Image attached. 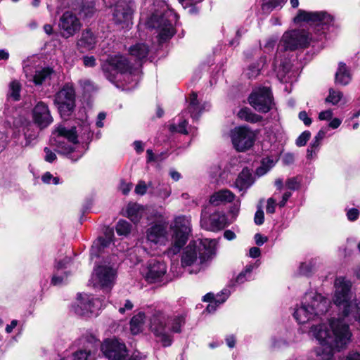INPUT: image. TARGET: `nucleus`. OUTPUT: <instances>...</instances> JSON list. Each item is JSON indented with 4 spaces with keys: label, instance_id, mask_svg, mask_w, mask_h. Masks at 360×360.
<instances>
[{
    "label": "nucleus",
    "instance_id": "4d7b16f0",
    "mask_svg": "<svg viewBox=\"0 0 360 360\" xmlns=\"http://www.w3.org/2000/svg\"><path fill=\"white\" fill-rule=\"evenodd\" d=\"M359 216V212L356 208L349 209L347 212V217L349 221H355Z\"/></svg>",
    "mask_w": 360,
    "mask_h": 360
},
{
    "label": "nucleus",
    "instance_id": "72a5a7b5",
    "mask_svg": "<svg viewBox=\"0 0 360 360\" xmlns=\"http://www.w3.org/2000/svg\"><path fill=\"white\" fill-rule=\"evenodd\" d=\"M148 51V46L145 43H137L129 49L130 54L138 60L146 58Z\"/></svg>",
    "mask_w": 360,
    "mask_h": 360
},
{
    "label": "nucleus",
    "instance_id": "052dcab7",
    "mask_svg": "<svg viewBox=\"0 0 360 360\" xmlns=\"http://www.w3.org/2000/svg\"><path fill=\"white\" fill-rule=\"evenodd\" d=\"M333 111L331 110H327L322 111L319 115V119L320 120H330L333 117Z\"/></svg>",
    "mask_w": 360,
    "mask_h": 360
},
{
    "label": "nucleus",
    "instance_id": "4be33fe9",
    "mask_svg": "<svg viewBox=\"0 0 360 360\" xmlns=\"http://www.w3.org/2000/svg\"><path fill=\"white\" fill-rule=\"evenodd\" d=\"M71 265V259L65 257L58 261L55 265V270L51 283L53 285L65 284L71 274L69 270Z\"/></svg>",
    "mask_w": 360,
    "mask_h": 360
},
{
    "label": "nucleus",
    "instance_id": "58836bf2",
    "mask_svg": "<svg viewBox=\"0 0 360 360\" xmlns=\"http://www.w3.org/2000/svg\"><path fill=\"white\" fill-rule=\"evenodd\" d=\"M115 229L119 236H127L131 232V225L125 220H120L117 223Z\"/></svg>",
    "mask_w": 360,
    "mask_h": 360
},
{
    "label": "nucleus",
    "instance_id": "e2e57ef3",
    "mask_svg": "<svg viewBox=\"0 0 360 360\" xmlns=\"http://www.w3.org/2000/svg\"><path fill=\"white\" fill-rule=\"evenodd\" d=\"M254 238L255 240V243L259 246L262 245L268 240V238L266 236H262L261 233H259L255 235Z\"/></svg>",
    "mask_w": 360,
    "mask_h": 360
},
{
    "label": "nucleus",
    "instance_id": "a878e982",
    "mask_svg": "<svg viewBox=\"0 0 360 360\" xmlns=\"http://www.w3.org/2000/svg\"><path fill=\"white\" fill-rule=\"evenodd\" d=\"M29 70L30 68H25L26 77L36 85H40L49 81L53 73V70L49 68H39L36 70L34 73L30 72Z\"/></svg>",
    "mask_w": 360,
    "mask_h": 360
},
{
    "label": "nucleus",
    "instance_id": "f704fd0d",
    "mask_svg": "<svg viewBox=\"0 0 360 360\" xmlns=\"http://www.w3.org/2000/svg\"><path fill=\"white\" fill-rule=\"evenodd\" d=\"M257 267V265L255 264L247 265L245 269L238 274L236 282L238 284H242L247 281L251 280L252 278V271Z\"/></svg>",
    "mask_w": 360,
    "mask_h": 360
},
{
    "label": "nucleus",
    "instance_id": "69168bd1",
    "mask_svg": "<svg viewBox=\"0 0 360 360\" xmlns=\"http://www.w3.org/2000/svg\"><path fill=\"white\" fill-rule=\"evenodd\" d=\"M282 160L285 165H291L293 163V162L295 160V156L293 154L290 153H285L283 155Z\"/></svg>",
    "mask_w": 360,
    "mask_h": 360
},
{
    "label": "nucleus",
    "instance_id": "c85d7f7f",
    "mask_svg": "<svg viewBox=\"0 0 360 360\" xmlns=\"http://www.w3.org/2000/svg\"><path fill=\"white\" fill-rule=\"evenodd\" d=\"M202 301L209 302L204 313L207 312L208 314H212L214 313L218 307L225 302V295L223 290L217 295L209 292L202 297Z\"/></svg>",
    "mask_w": 360,
    "mask_h": 360
},
{
    "label": "nucleus",
    "instance_id": "473e14b6",
    "mask_svg": "<svg viewBox=\"0 0 360 360\" xmlns=\"http://www.w3.org/2000/svg\"><path fill=\"white\" fill-rule=\"evenodd\" d=\"M145 319V314L141 311L131 318L130 321V330L132 334L136 335L143 330Z\"/></svg>",
    "mask_w": 360,
    "mask_h": 360
},
{
    "label": "nucleus",
    "instance_id": "5701e85b",
    "mask_svg": "<svg viewBox=\"0 0 360 360\" xmlns=\"http://www.w3.org/2000/svg\"><path fill=\"white\" fill-rule=\"evenodd\" d=\"M200 225L202 228L210 231H218L225 226V215L218 212H212L210 216L205 211L201 214Z\"/></svg>",
    "mask_w": 360,
    "mask_h": 360
},
{
    "label": "nucleus",
    "instance_id": "b1692460",
    "mask_svg": "<svg viewBox=\"0 0 360 360\" xmlns=\"http://www.w3.org/2000/svg\"><path fill=\"white\" fill-rule=\"evenodd\" d=\"M240 207V200L230 191L226 190V226L237 218Z\"/></svg>",
    "mask_w": 360,
    "mask_h": 360
},
{
    "label": "nucleus",
    "instance_id": "8fccbe9b",
    "mask_svg": "<svg viewBox=\"0 0 360 360\" xmlns=\"http://www.w3.org/2000/svg\"><path fill=\"white\" fill-rule=\"evenodd\" d=\"M115 307L118 308V311L120 314H124L126 311H131L134 307V304H132V302L130 300H124L123 307L115 306Z\"/></svg>",
    "mask_w": 360,
    "mask_h": 360
},
{
    "label": "nucleus",
    "instance_id": "13d9d810",
    "mask_svg": "<svg viewBox=\"0 0 360 360\" xmlns=\"http://www.w3.org/2000/svg\"><path fill=\"white\" fill-rule=\"evenodd\" d=\"M276 200L270 198L267 200V205L266 208V213L268 214H273L275 212V208H276Z\"/></svg>",
    "mask_w": 360,
    "mask_h": 360
},
{
    "label": "nucleus",
    "instance_id": "338daca9",
    "mask_svg": "<svg viewBox=\"0 0 360 360\" xmlns=\"http://www.w3.org/2000/svg\"><path fill=\"white\" fill-rule=\"evenodd\" d=\"M319 150H315L311 146H309L307 150V158L308 160H312L316 157Z\"/></svg>",
    "mask_w": 360,
    "mask_h": 360
},
{
    "label": "nucleus",
    "instance_id": "ddd939ff",
    "mask_svg": "<svg viewBox=\"0 0 360 360\" xmlns=\"http://www.w3.org/2000/svg\"><path fill=\"white\" fill-rule=\"evenodd\" d=\"M117 271L110 265L101 264L94 269L91 281L94 287L110 290L116 280Z\"/></svg>",
    "mask_w": 360,
    "mask_h": 360
},
{
    "label": "nucleus",
    "instance_id": "0e129e2a",
    "mask_svg": "<svg viewBox=\"0 0 360 360\" xmlns=\"http://www.w3.org/2000/svg\"><path fill=\"white\" fill-rule=\"evenodd\" d=\"M299 118L306 126H309L311 124V119L309 117L306 111H301L299 113Z\"/></svg>",
    "mask_w": 360,
    "mask_h": 360
},
{
    "label": "nucleus",
    "instance_id": "774afa93",
    "mask_svg": "<svg viewBox=\"0 0 360 360\" xmlns=\"http://www.w3.org/2000/svg\"><path fill=\"white\" fill-rule=\"evenodd\" d=\"M344 360H360V354L356 352H349Z\"/></svg>",
    "mask_w": 360,
    "mask_h": 360
},
{
    "label": "nucleus",
    "instance_id": "3c124183",
    "mask_svg": "<svg viewBox=\"0 0 360 360\" xmlns=\"http://www.w3.org/2000/svg\"><path fill=\"white\" fill-rule=\"evenodd\" d=\"M148 189L146 184L143 181H139L135 187V193L140 195H143Z\"/></svg>",
    "mask_w": 360,
    "mask_h": 360
},
{
    "label": "nucleus",
    "instance_id": "ea45409f",
    "mask_svg": "<svg viewBox=\"0 0 360 360\" xmlns=\"http://www.w3.org/2000/svg\"><path fill=\"white\" fill-rule=\"evenodd\" d=\"M20 84L18 81H13L9 85L8 98L13 101L20 100Z\"/></svg>",
    "mask_w": 360,
    "mask_h": 360
},
{
    "label": "nucleus",
    "instance_id": "dca6fc26",
    "mask_svg": "<svg viewBox=\"0 0 360 360\" xmlns=\"http://www.w3.org/2000/svg\"><path fill=\"white\" fill-rule=\"evenodd\" d=\"M103 307V301L88 294H79L73 310L79 315H97Z\"/></svg>",
    "mask_w": 360,
    "mask_h": 360
},
{
    "label": "nucleus",
    "instance_id": "79ce46f5",
    "mask_svg": "<svg viewBox=\"0 0 360 360\" xmlns=\"http://www.w3.org/2000/svg\"><path fill=\"white\" fill-rule=\"evenodd\" d=\"M172 188L168 184H159L157 187L155 195L162 199L165 200L171 195Z\"/></svg>",
    "mask_w": 360,
    "mask_h": 360
},
{
    "label": "nucleus",
    "instance_id": "39448f33",
    "mask_svg": "<svg viewBox=\"0 0 360 360\" xmlns=\"http://www.w3.org/2000/svg\"><path fill=\"white\" fill-rule=\"evenodd\" d=\"M103 70L106 77L117 86L127 89L134 87L139 79V70L129 65L127 58L123 56L110 57Z\"/></svg>",
    "mask_w": 360,
    "mask_h": 360
},
{
    "label": "nucleus",
    "instance_id": "4468645a",
    "mask_svg": "<svg viewBox=\"0 0 360 360\" xmlns=\"http://www.w3.org/2000/svg\"><path fill=\"white\" fill-rule=\"evenodd\" d=\"M248 101L256 111L262 113L268 112L273 104L272 95L268 87H258L253 89Z\"/></svg>",
    "mask_w": 360,
    "mask_h": 360
},
{
    "label": "nucleus",
    "instance_id": "bb28decb",
    "mask_svg": "<svg viewBox=\"0 0 360 360\" xmlns=\"http://www.w3.org/2000/svg\"><path fill=\"white\" fill-rule=\"evenodd\" d=\"M97 37L89 29L82 31L80 37L77 40V46L81 51H90L95 48L97 44Z\"/></svg>",
    "mask_w": 360,
    "mask_h": 360
},
{
    "label": "nucleus",
    "instance_id": "de8ad7c7",
    "mask_svg": "<svg viewBox=\"0 0 360 360\" xmlns=\"http://www.w3.org/2000/svg\"><path fill=\"white\" fill-rule=\"evenodd\" d=\"M259 72L260 68L259 64H252L249 66L246 75L249 78H255L259 74Z\"/></svg>",
    "mask_w": 360,
    "mask_h": 360
},
{
    "label": "nucleus",
    "instance_id": "f8f14e48",
    "mask_svg": "<svg viewBox=\"0 0 360 360\" xmlns=\"http://www.w3.org/2000/svg\"><path fill=\"white\" fill-rule=\"evenodd\" d=\"M54 104L62 117L71 115L75 107V94L72 85L65 84L56 95Z\"/></svg>",
    "mask_w": 360,
    "mask_h": 360
},
{
    "label": "nucleus",
    "instance_id": "1a4fd4ad",
    "mask_svg": "<svg viewBox=\"0 0 360 360\" xmlns=\"http://www.w3.org/2000/svg\"><path fill=\"white\" fill-rule=\"evenodd\" d=\"M170 230L172 232V251L177 253L186 243L191 233V217L176 216L170 224Z\"/></svg>",
    "mask_w": 360,
    "mask_h": 360
},
{
    "label": "nucleus",
    "instance_id": "864d4df0",
    "mask_svg": "<svg viewBox=\"0 0 360 360\" xmlns=\"http://www.w3.org/2000/svg\"><path fill=\"white\" fill-rule=\"evenodd\" d=\"M83 64L86 68H93L96 65L94 56H85L82 58Z\"/></svg>",
    "mask_w": 360,
    "mask_h": 360
},
{
    "label": "nucleus",
    "instance_id": "aec40b11",
    "mask_svg": "<svg viewBox=\"0 0 360 360\" xmlns=\"http://www.w3.org/2000/svg\"><path fill=\"white\" fill-rule=\"evenodd\" d=\"M32 119L40 129L48 127L53 121L49 106L42 101H39L32 109Z\"/></svg>",
    "mask_w": 360,
    "mask_h": 360
},
{
    "label": "nucleus",
    "instance_id": "cd10ccee",
    "mask_svg": "<svg viewBox=\"0 0 360 360\" xmlns=\"http://www.w3.org/2000/svg\"><path fill=\"white\" fill-rule=\"evenodd\" d=\"M113 236L112 229L107 230L105 233V237H99L94 242L91 249V255L96 257L98 256L105 248L110 246Z\"/></svg>",
    "mask_w": 360,
    "mask_h": 360
},
{
    "label": "nucleus",
    "instance_id": "20e7f679",
    "mask_svg": "<svg viewBox=\"0 0 360 360\" xmlns=\"http://www.w3.org/2000/svg\"><path fill=\"white\" fill-rule=\"evenodd\" d=\"M216 240L202 238L190 242L181 256V266L190 274H197L209 262L216 252Z\"/></svg>",
    "mask_w": 360,
    "mask_h": 360
},
{
    "label": "nucleus",
    "instance_id": "7ed1b4c3",
    "mask_svg": "<svg viewBox=\"0 0 360 360\" xmlns=\"http://www.w3.org/2000/svg\"><path fill=\"white\" fill-rule=\"evenodd\" d=\"M149 318V328L153 333L158 342L162 346H170L173 341L172 333H179L185 323L184 314L168 315L164 311L152 310Z\"/></svg>",
    "mask_w": 360,
    "mask_h": 360
},
{
    "label": "nucleus",
    "instance_id": "a211bd4d",
    "mask_svg": "<svg viewBox=\"0 0 360 360\" xmlns=\"http://www.w3.org/2000/svg\"><path fill=\"white\" fill-rule=\"evenodd\" d=\"M167 266L163 261L150 259L142 270L146 281L150 283H160L164 281Z\"/></svg>",
    "mask_w": 360,
    "mask_h": 360
},
{
    "label": "nucleus",
    "instance_id": "6e6552de",
    "mask_svg": "<svg viewBox=\"0 0 360 360\" xmlns=\"http://www.w3.org/2000/svg\"><path fill=\"white\" fill-rule=\"evenodd\" d=\"M197 97V94L194 92L190 95L187 108L181 112L177 123L174 122L169 125V131L184 134H188L189 133V131L186 128L188 122L185 118L186 116L189 114L193 120H198L201 113L210 107L207 103H200Z\"/></svg>",
    "mask_w": 360,
    "mask_h": 360
},
{
    "label": "nucleus",
    "instance_id": "a19ab883",
    "mask_svg": "<svg viewBox=\"0 0 360 360\" xmlns=\"http://www.w3.org/2000/svg\"><path fill=\"white\" fill-rule=\"evenodd\" d=\"M22 131L27 140V144L37 137V133L34 131V126L30 122L27 123L26 126L23 127Z\"/></svg>",
    "mask_w": 360,
    "mask_h": 360
},
{
    "label": "nucleus",
    "instance_id": "412c9836",
    "mask_svg": "<svg viewBox=\"0 0 360 360\" xmlns=\"http://www.w3.org/2000/svg\"><path fill=\"white\" fill-rule=\"evenodd\" d=\"M146 239L150 243L165 245L169 240V234L166 225L155 224L146 231Z\"/></svg>",
    "mask_w": 360,
    "mask_h": 360
},
{
    "label": "nucleus",
    "instance_id": "a18cd8bd",
    "mask_svg": "<svg viewBox=\"0 0 360 360\" xmlns=\"http://www.w3.org/2000/svg\"><path fill=\"white\" fill-rule=\"evenodd\" d=\"M41 180L45 184H53L58 185L60 184V179L58 176H53L50 172H46L41 176Z\"/></svg>",
    "mask_w": 360,
    "mask_h": 360
},
{
    "label": "nucleus",
    "instance_id": "c03bdc74",
    "mask_svg": "<svg viewBox=\"0 0 360 360\" xmlns=\"http://www.w3.org/2000/svg\"><path fill=\"white\" fill-rule=\"evenodd\" d=\"M342 97V94L340 91H335L334 89L329 90V95L326 98V102L330 103L333 105L337 104Z\"/></svg>",
    "mask_w": 360,
    "mask_h": 360
},
{
    "label": "nucleus",
    "instance_id": "37998d69",
    "mask_svg": "<svg viewBox=\"0 0 360 360\" xmlns=\"http://www.w3.org/2000/svg\"><path fill=\"white\" fill-rule=\"evenodd\" d=\"M210 203L214 206H219L225 202V191L221 190L213 194L210 200Z\"/></svg>",
    "mask_w": 360,
    "mask_h": 360
},
{
    "label": "nucleus",
    "instance_id": "603ef678",
    "mask_svg": "<svg viewBox=\"0 0 360 360\" xmlns=\"http://www.w3.org/2000/svg\"><path fill=\"white\" fill-rule=\"evenodd\" d=\"M79 84L86 92H90L94 89V84L89 79H81L79 81Z\"/></svg>",
    "mask_w": 360,
    "mask_h": 360
},
{
    "label": "nucleus",
    "instance_id": "bf43d9fd",
    "mask_svg": "<svg viewBox=\"0 0 360 360\" xmlns=\"http://www.w3.org/2000/svg\"><path fill=\"white\" fill-rule=\"evenodd\" d=\"M45 157L44 159L46 162H53L56 159V155L52 152L49 148H44Z\"/></svg>",
    "mask_w": 360,
    "mask_h": 360
},
{
    "label": "nucleus",
    "instance_id": "680f3d73",
    "mask_svg": "<svg viewBox=\"0 0 360 360\" xmlns=\"http://www.w3.org/2000/svg\"><path fill=\"white\" fill-rule=\"evenodd\" d=\"M96 9L93 5L91 6H84L82 8V13H84V16L86 18L91 17L92 15L94 13Z\"/></svg>",
    "mask_w": 360,
    "mask_h": 360
},
{
    "label": "nucleus",
    "instance_id": "49530a36",
    "mask_svg": "<svg viewBox=\"0 0 360 360\" xmlns=\"http://www.w3.org/2000/svg\"><path fill=\"white\" fill-rule=\"evenodd\" d=\"M311 136V133L309 131H304L302 132L296 140V145L297 146H304Z\"/></svg>",
    "mask_w": 360,
    "mask_h": 360
},
{
    "label": "nucleus",
    "instance_id": "6e6d98bb",
    "mask_svg": "<svg viewBox=\"0 0 360 360\" xmlns=\"http://www.w3.org/2000/svg\"><path fill=\"white\" fill-rule=\"evenodd\" d=\"M8 143V138L7 134L2 131H0V152L4 150Z\"/></svg>",
    "mask_w": 360,
    "mask_h": 360
},
{
    "label": "nucleus",
    "instance_id": "e433bc0d",
    "mask_svg": "<svg viewBox=\"0 0 360 360\" xmlns=\"http://www.w3.org/2000/svg\"><path fill=\"white\" fill-rule=\"evenodd\" d=\"M290 64L288 61H284L277 68H276V71L277 72V77L278 79L281 82H287L288 78L287 74L289 72L290 70Z\"/></svg>",
    "mask_w": 360,
    "mask_h": 360
},
{
    "label": "nucleus",
    "instance_id": "0eeeda50",
    "mask_svg": "<svg viewBox=\"0 0 360 360\" xmlns=\"http://www.w3.org/2000/svg\"><path fill=\"white\" fill-rule=\"evenodd\" d=\"M333 17L326 11H306L299 10L297 15L294 18L295 23L306 22L315 27L319 32L316 40H321L325 37L326 31L333 22Z\"/></svg>",
    "mask_w": 360,
    "mask_h": 360
},
{
    "label": "nucleus",
    "instance_id": "6ab92c4d",
    "mask_svg": "<svg viewBox=\"0 0 360 360\" xmlns=\"http://www.w3.org/2000/svg\"><path fill=\"white\" fill-rule=\"evenodd\" d=\"M59 29L64 38H69L80 29L81 23L79 18L72 12L66 11L60 18Z\"/></svg>",
    "mask_w": 360,
    "mask_h": 360
},
{
    "label": "nucleus",
    "instance_id": "9b49d317",
    "mask_svg": "<svg viewBox=\"0 0 360 360\" xmlns=\"http://www.w3.org/2000/svg\"><path fill=\"white\" fill-rule=\"evenodd\" d=\"M112 7V20L116 24L127 27L131 24L133 2L131 0H103Z\"/></svg>",
    "mask_w": 360,
    "mask_h": 360
},
{
    "label": "nucleus",
    "instance_id": "f257e3e1",
    "mask_svg": "<svg viewBox=\"0 0 360 360\" xmlns=\"http://www.w3.org/2000/svg\"><path fill=\"white\" fill-rule=\"evenodd\" d=\"M141 13V22L150 31L157 34L161 43L171 39L175 34L174 23L177 20L176 14L168 8L162 0L148 1Z\"/></svg>",
    "mask_w": 360,
    "mask_h": 360
},
{
    "label": "nucleus",
    "instance_id": "5fc2aeb1",
    "mask_svg": "<svg viewBox=\"0 0 360 360\" xmlns=\"http://www.w3.org/2000/svg\"><path fill=\"white\" fill-rule=\"evenodd\" d=\"M264 212L261 208H259L257 210V212L255 214V218H254L255 223L257 225H262L264 223Z\"/></svg>",
    "mask_w": 360,
    "mask_h": 360
},
{
    "label": "nucleus",
    "instance_id": "423d86ee",
    "mask_svg": "<svg viewBox=\"0 0 360 360\" xmlns=\"http://www.w3.org/2000/svg\"><path fill=\"white\" fill-rule=\"evenodd\" d=\"M330 305V301L321 294L312 291L307 292L301 305L295 308L293 316L299 323L304 324L324 316L328 311Z\"/></svg>",
    "mask_w": 360,
    "mask_h": 360
},
{
    "label": "nucleus",
    "instance_id": "2f4dec72",
    "mask_svg": "<svg viewBox=\"0 0 360 360\" xmlns=\"http://www.w3.org/2000/svg\"><path fill=\"white\" fill-rule=\"evenodd\" d=\"M238 117L243 120L250 123H258L263 120V117L253 112L249 108H242L237 113Z\"/></svg>",
    "mask_w": 360,
    "mask_h": 360
},
{
    "label": "nucleus",
    "instance_id": "09e8293b",
    "mask_svg": "<svg viewBox=\"0 0 360 360\" xmlns=\"http://www.w3.org/2000/svg\"><path fill=\"white\" fill-rule=\"evenodd\" d=\"M285 186L288 189L295 191L299 189L300 183L297 177H292L286 181Z\"/></svg>",
    "mask_w": 360,
    "mask_h": 360
},
{
    "label": "nucleus",
    "instance_id": "f3484780",
    "mask_svg": "<svg viewBox=\"0 0 360 360\" xmlns=\"http://www.w3.org/2000/svg\"><path fill=\"white\" fill-rule=\"evenodd\" d=\"M101 350L108 360H125L128 356V351L124 342L116 338L105 340Z\"/></svg>",
    "mask_w": 360,
    "mask_h": 360
},
{
    "label": "nucleus",
    "instance_id": "f03ea898",
    "mask_svg": "<svg viewBox=\"0 0 360 360\" xmlns=\"http://www.w3.org/2000/svg\"><path fill=\"white\" fill-rule=\"evenodd\" d=\"M83 132L79 135L82 144L77 141V131L75 127L66 128L62 125L58 126L53 133L54 144L60 153L68 155L76 161L79 159L86 150L87 143L92 136L89 125L85 124L82 129Z\"/></svg>",
    "mask_w": 360,
    "mask_h": 360
},
{
    "label": "nucleus",
    "instance_id": "2eb2a0df",
    "mask_svg": "<svg viewBox=\"0 0 360 360\" xmlns=\"http://www.w3.org/2000/svg\"><path fill=\"white\" fill-rule=\"evenodd\" d=\"M231 138L234 148L243 152L254 145L256 133L248 127H238L231 131Z\"/></svg>",
    "mask_w": 360,
    "mask_h": 360
},
{
    "label": "nucleus",
    "instance_id": "c9c22d12",
    "mask_svg": "<svg viewBox=\"0 0 360 360\" xmlns=\"http://www.w3.org/2000/svg\"><path fill=\"white\" fill-rule=\"evenodd\" d=\"M262 9L264 12L269 13L276 8H282L285 0H263Z\"/></svg>",
    "mask_w": 360,
    "mask_h": 360
},
{
    "label": "nucleus",
    "instance_id": "9d476101",
    "mask_svg": "<svg viewBox=\"0 0 360 360\" xmlns=\"http://www.w3.org/2000/svg\"><path fill=\"white\" fill-rule=\"evenodd\" d=\"M312 38L304 30L286 31L282 35L278 46V51H293L307 47Z\"/></svg>",
    "mask_w": 360,
    "mask_h": 360
},
{
    "label": "nucleus",
    "instance_id": "c756f323",
    "mask_svg": "<svg viewBox=\"0 0 360 360\" xmlns=\"http://www.w3.org/2000/svg\"><path fill=\"white\" fill-rule=\"evenodd\" d=\"M145 214V208L143 205L131 202L126 207V216L134 224L140 221Z\"/></svg>",
    "mask_w": 360,
    "mask_h": 360
},
{
    "label": "nucleus",
    "instance_id": "4c0bfd02",
    "mask_svg": "<svg viewBox=\"0 0 360 360\" xmlns=\"http://www.w3.org/2000/svg\"><path fill=\"white\" fill-rule=\"evenodd\" d=\"M252 180V174L250 170L247 168L243 169L239 174L236 183L241 187H248L250 186Z\"/></svg>",
    "mask_w": 360,
    "mask_h": 360
},
{
    "label": "nucleus",
    "instance_id": "7c9ffc66",
    "mask_svg": "<svg viewBox=\"0 0 360 360\" xmlns=\"http://www.w3.org/2000/svg\"><path fill=\"white\" fill-rule=\"evenodd\" d=\"M351 81V74L346 65L340 62L335 73V83L340 85H347Z\"/></svg>",
    "mask_w": 360,
    "mask_h": 360
},
{
    "label": "nucleus",
    "instance_id": "393cba45",
    "mask_svg": "<svg viewBox=\"0 0 360 360\" xmlns=\"http://www.w3.org/2000/svg\"><path fill=\"white\" fill-rule=\"evenodd\" d=\"M96 347L87 345L70 355L59 356L58 360H96Z\"/></svg>",
    "mask_w": 360,
    "mask_h": 360
}]
</instances>
